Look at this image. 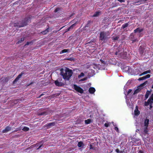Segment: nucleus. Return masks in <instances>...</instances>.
<instances>
[{"label": "nucleus", "mask_w": 153, "mask_h": 153, "mask_svg": "<svg viewBox=\"0 0 153 153\" xmlns=\"http://www.w3.org/2000/svg\"><path fill=\"white\" fill-rule=\"evenodd\" d=\"M149 104L148 102L147 101H145V102L144 105L145 106H148L149 105Z\"/></svg>", "instance_id": "obj_46"}, {"label": "nucleus", "mask_w": 153, "mask_h": 153, "mask_svg": "<svg viewBox=\"0 0 153 153\" xmlns=\"http://www.w3.org/2000/svg\"><path fill=\"white\" fill-rule=\"evenodd\" d=\"M85 123L86 124H90L91 122V120L90 119H88L85 121Z\"/></svg>", "instance_id": "obj_28"}, {"label": "nucleus", "mask_w": 153, "mask_h": 153, "mask_svg": "<svg viewBox=\"0 0 153 153\" xmlns=\"http://www.w3.org/2000/svg\"><path fill=\"white\" fill-rule=\"evenodd\" d=\"M88 24H87L86 25L85 27H88Z\"/></svg>", "instance_id": "obj_64"}, {"label": "nucleus", "mask_w": 153, "mask_h": 153, "mask_svg": "<svg viewBox=\"0 0 153 153\" xmlns=\"http://www.w3.org/2000/svg\"><path fill=\"white\" fill-rule=\"evenodd\" d=\"M73 88L77 92L81 94H82L83 93V89L79 86H77L76 84H74L73 85Z\"/></svg>", "instance_id": "obj_5"}, {"label": "nucleus", "mask_w": 153, "mask_h": 153, "mask_svg": "<svg viewBox=\"0 0 153 153\" xmlns=\"http://www.w3.org/2000/svg\"><path fill=\"white\" fill-rule=\"evenodd\" d=\"M14 26L15 27H21L20 26V25L19 22L17 23H14Z\"/></svg>", "instance_id": "obj_32"}, {"label": "nucleus", "mask_w": 153, "mask_h": 153, "mask_svg": "<svg viewBox=\"0 0 153 153\" xmlns=\"http://www.w3.org/2000/svg\"><path fill=\"white\" fill-rule=\"evenodd\" d=\"M150 98H151L152 100H153V93L151 95Z\"/></svg>", "instance_id": "obj_54"}, {"label": "nucleus", "mask_w": 153, "mask_h": 153, "mask_svg": "<svg viewBox=\"0 0 153 153\" xmlns=\"http://www.w3.org/2000/svg\"><path fill=\"white\" fill-rule=\"evenodd\" d=\"M151 73V71L150 70H148L147 71H145L140 74L139 75L140 76H142L148 73Z\"/></svg>", "instance_id": "obj_17"}, {"label": "nucleus", "mask_w": 153, "mask_h": 153, "mask_svg": "<svg viewBox=\"0 0 153 153\" xmlns=\"http://www.w3.org/2000/svg\"><path fill=\"white\" fill-rule=\"evenodd\" d=\"M152 108V104H150V108H149V109H151Z\"/></svg>", "instance_id": "obj_59"}, {"label": "nucleus", "mask_w": 153, "mask_h": 153, "mask_svg": "<svg viewBox=\"0 0 153 153\" xmlns=\"http://www.w3.org/2000/svg\"><path fill=\"white\" fill-rule=\"evenodd\" d=\"M142 88H141L140 86H138L137 88L134 91L133 93V95H134L136 94H137L139 93L140 91L141 90Z\"/></svg>", "instance_id": "obj_11"}, {"label": "nucleus", "mask_w": 153, "mask_h": 153, "mask_svg": "<svg viewBox=\"0 0 153 153\" xmlns=\"http://www.w3.org/2000/svg\"><path fill=\"white\" fill-rule=\"evenodd\" d=\"M62 79L61 78H58L57 80H55L54 82L55 85L58 87H61L65 85V84L63 82H61Z\"/></svg>", "instance_id": "obj_3"}, {"label": "nucleus", "mask_w": 153, "mask_h": 153, "mask_svg": "<svg viewBox=\"0 0 153 153\" xmlns=\"http://www.w3.org/2000/svg\"><path fill=\"white\" fill-rule=\"evenodd\" d=\"M43 95H44V94H41L40 95V96L39 97V98H40L41 97V96H43Z\"/></svg>", "instance_id": "obj_62"}, {"label": "nucleus", "mask_w": 153, "mask_h": 153, "mask_svg": "<svg viewBox=\"0 0 153 153\" xmlns=\"http://www.w3.org/2000/svg\"><path fill=\"white\" fill-rule=\"evenodd\" d=\"M91 73H92L93 74V75H94L95 74V71H94L91 70Z\"/></svg>", "instance_id": "obj_53"}, {"label": "nucleus", "mask_w": 153, "mask_h": 153, "mask_svg": "<svg viewBox=\"0 0 153 153\" xmlns=\"http://www.w3.org/2000/svg\"><path fill=\"white\" fill-rule=\"evenodd\" d=\"M119 1L120 2H124V0H117Z\"/></svg>", "instance_id": "obj_56"}, {"label": "nucleus", "mask_w": 153, "mask_h": 153, "mask_svg": "<svg viewBox=\"0 0 153 153\" xmlns=\"http://www.w3.org/2000/svg\"><path fill=\"white\" fill-rule=\"evenodd\" d=\"M124 150H123V151H120L118 149H117L115 150V152L117 153H123L124 152Z\"/></svg>", "instance_id": "obj_33"}, {"label": "nucleus", "mask_w": 153, "mask_h": 153, "mask_svg": "<svg viewBox=\"0 0 153 153\" xmlns=\"http://www.w3.org/2000/svg\"><path fill=\"white\" fill-rule=\"evenodd\" d=\"M144 30L143 28H140L139 27L137 28L136 29H135L134 32V33H136L138 32L139 33H140L141 32L143 31Z\"/></svg>", "instance_id": "obj_10"}, {"label": "nucleus", "mask_w": 153, "mask_h": 153, "mask_svg": "<svg viewBox=\"0 0 153 153\" xmlns=\"http://www.w3.org/2000/svg\"><path fill=\"white\" fill-rule=\"evenodd\" d=\"M32 43V42H27L26 44H25V45H29L31 43Z\"/></svg>", "instance_id": "obj_50"}, {"label": "nucleus", "mask_w": 153, "mask_h": 153, "mask_svg": "<svg viewBox=\"0 0 153 153\" xmlns=\"http://www.w3.org/2000/svg\"><path fill=\"white\" fill-rule=\"evenodd\" d=\"M84 74L83 73L81 72L80 74L78 76V77L79 78H80V77H81L82 76H84Z\"/></svg>", "instance_id": "obj_37"}, {"label": "nucleus", "mask_w": 153, "mask_h": 153, "mask_svg": "<svg viewBox=\"0 0 153 153\" xmlns=\"http://www.w3.org/2000/svg\"><path fill=\"white\" fill-rule=\"evenodd\" d=\"M69 51V49H64L62 51H61L60 52V54H62V53L68 52Z\"/></svg>", "instance_id": "obj_21"}, {"label": "nucleus", "mask_w": 153, "mask_h": 153, "mask_svg": "<svg viewBox=\"0 0 153 153\" xmlns=\"http://www.w3.org/2000/svg\"><path fill=\"white\" fill-rule=\"evenodd\" d=\"M149 123V120L148 119H146L145 120L144 124V126L148 127Z\"/></svg>", "instance_id": "obj_15"}, {"label": "nucleus", "mask_w": 153, "mask_h": 153, "mask_svg": "<svg viewBox=\"0 0 153 153\" xmlns=\"http://www.w3.org/2000/svg\"><path fill=\"white\" fill-rule=\"evenodd\" d=\"M53 112V111L51 110L47 109L42 112L39 113L38 115L39 116L46 115L50 114H52Z\"/></svg>", "instance_id": "obj_4"}, {"label": "nucleus", "mask_w": 153, "mask_h": 153, "mask_svg": "<svg viewBox=\"0 0 153 153\" xmlns=\"http://www.w3.org/2000/svg\"><path fill=\"white\" fill-rule=\"evenodd\" d=\"M100 60L101 61V63H103V64L105 63V61H103V60H102V59H100Z\"/></svg>", "instance_id": "obj_52"}, {"label": "nucleus", "mask_w": 153, "mask_h": 153, "mask_svg": "<svg viewBox=\"0 0 153 153\" xmlns=\"http://www.w3.org/2000/svg\"><path fill=\"white\" fill-rule=\"evenodd\" d=\"M34 83V82H31L30 83V84L28 85H32V84H33V83Z\"/></svg>", "instance_id": "obj_60"}, {"label": "nucleus", "mask_w": 153, "mask_h": 153, "mask_svg": "<svg viewBox=\"0 0 153 153\" xmlns=\"http://www.w3.org/2000/svg\"><path fill=\"white\" fill-rule=\"evenodd\" d=\"M66 59H67L68 60H69L70 61H73L74 60V59L73 58V57H70V58H68Z\"/></svg>", "instance_id": "obj_36"}, {"label": "nucleus", "mask_w": 153, "mask_h": 153, "mask_svg": "<svg viewBox=\"0 0 153 153\" xmlns=\"http://www.w3.org/2000/svg\"><path fill=\"white\" fill-rule=\"evenodd\" d=\"M118 54V52H116L115 53V54L116 55H117V54Z\"/></svg>", "instance_id": "obj_63"}, {"label": "nucleus", "mask_w": 153, "mask_h": 153, "mask_svg": "<svg viewBox=\"0 0 153 153\" xmlns=\"http://www.w3.org/2000/svg\"><path fill=\"white\" fill-rule=\"evenodd\" d=\"M10 78L9 76L5 77L3 80V82H7L9 80Z\"/></svg>", "instance_id": "obj_26"}, {"label": "nucleus", "mask_w": 153, "mask_h": 153, "mask_svg": "<svg viewBox=\"0 0 153 153\" xmlns=\"http://www.w3.org/2000/svg\"><path fill=\"white\" fill-rule=\"evenodd\" d=\"M145 79V78H144V77L143 76V77H141L139 78L138 80L139 81H141V80H144Z\"/></svg>", "instance_id": "obj_44"}, {"label": "nucleus", "mask_w": 153, "mask_h": 153, "mask_svg": "<svg viewBox=\"0 0 153 153\" xmlns=\"http://www.w3.org/2000/svg\"><path fill=\"white\" fill-rule=\"evenodd\" d=\"M73 72L71 70L68 68H66L64 71H62L60 72V75L63 77L65 80H69L72 76Z\"/></svg>", "instance_id": "obj_1"}, {"label": "nucleus", "mask_w": 153, "mask_h": 153, "mask_svg": "<svg viewBox=\"0 0 153 153\" xmlns=\"http://www.w3.org/2000/svg\"><path fill=\"white\" fill-rule=\"evenodd\" d=\"M28 19L27 18H25L24 20L21 21H19L20 26L21 27H24L27 25V23L28 22Z\"/></svg>", "instance_id": "obj_6"}, {"label": "nucleus", "mask_w": 153, "mask_h": 153, "mask_svg": "<svg viewBox=\"0 0 153 153\" xmlns=\"http://www.w3.org/2000/svg\"><path fill=\"white\" fill-rule=\"evenodd\" d=\"M114 129L117 132H119V129L117 127H115Z\"/></svg>", "instance_id": "obj_48"}, {"label": "nucleus", "mask_w": 153, "mask_h": 153, "mask_svg": "<svg viewBox=\"0 0 153 153\" xmlns=\"http://www.w3.org/2000/svg\"><path fill=\"white\" fill-rule=\"evenodd\" d=\"M111 124L110 123H105L104 124V126L106 127H108L109 126L110 124Z\"/></svg>", "instance_id": "obj_38"}, {"label": "nucleus", "mask_w": 153, "mask_h": 153, "mask_svg": "<svg viewBox=\"0 0 153 153\" xmlns=\"http://www.w3.org/2000/svg\"><path fill=\"white\" fill-rule=\"evenodd\" d=\"M70 27H68V28L66 30V32H67V31H69L70 30Z\"/></svg>", "instance_id": "obj_55"}, {"label": "nucleus", "mask_w": 153, "mask_h": 153, "mask_svg": "<svg viewBox=\"0 0 153 153\" xmlns=\"http://www.w3.org/2000/svg\"><path fill=\"white\" fill-rule=\"evenodd\" d=\"M133 33H131L130 35V38L131 40L133 39L134 38V36L133 35Z\"/></svg>", "instance_id": "obj_41"}, {"label": "nucleus", "mask_w": 153, "mask_h": 153, "mask_svg": "<svg viewBox=\"0 0 153 153\" xmlns=\"http://www.w3.org/2000/svg\"><path fill=\"white\" fill-rule=\"evenodd\" d=\"M87 79V78L86 77H85V78H84L83 79H81V81H85V80H86Z\"/></svg>", "instance_id": "obj_51"}, {"label": "nucleus", "mask_w": 153, "mask_h": 153, "mask_svg": "<svg viewBox=\"0 0 153 153\" xmlns=\"http://www.w3.org/2000/svg\"><path fill=\"white\" fill-rule=\"evenodd\" d=\"M22 130L25 131H27L29 130V128L26 126H24Z\"/></svg>", "instance_id": "obj_30"}, {"label": "nucleus", "mask_w": 153, "mask_h": 153, "mask_svg": "<svg viewBox=\"0 0 153 153\" xmlns=\"http://www.w3.org/2000/svg\"><path fill=\"white\" fill-rule=\"evenodd\" d=\"M148 82V81H147L141 84L140 86H140V87L141 88L142 87L144 86L145 85H146Z\"/></svg>", "instance_id": "obj_29"}, {"label": "nucleus", "mask_w": 153, "mask_h": 153, "mask_svg": "<svg viewBox=\"0 0 153 153\" xmlns=\"http://www.w3.org/2000/svg\"><path fill=\"white\" fill-rule=\"evenodd\" d=\"M138 153H144L143 151L142 150H140Z\"/></svg>", "instance_id": "obj_57"}, {"label": "nucleus", "mask_w": 153, "mask_h": 153, "mask_svg": "<svg viewBox=\"0 0 153 153\" xmlns=\"http://www.w3.org/2000/svg\"><path fill=\"white\" fill-rule=\"evenodd\" d=\"M132 91V90L131 89H129L128 90V92H127V95L129 94Z\"/></svg>", "instance_id": "obj_49"}, {"label": "nucleus", "mask_w": 153, "mask_h": 153, "mask_svg": "<svg viewBox=\"0 0 153 153\" xmlns=\"http://www.w3.org/2000/svg\"><path fill=\"white\" fill-rule=\"evenodd\" d=\"M108 37L107 33L104 31H101L100 34L99 40L101 41H105L107 39Z\"/></svg>", "instance_id": "obj_2"}, {"label": "nucleus", "mask_w": 153, "mask_h": 153, "mask_svg": "<svg viewBox=\"0 0 153 153\" xmlns=\"http://www.w3.org/2000/svg\"><path fill=\"white\" fill-rule=\"evenodd\" d=\"M145 48L142 46H140L139 47V51L140 54L142 55L144 52Z\"/></svg>", "instance_id": "obj_9"}, {"label": "nucleus", "mask_w": 153, "mask_h": 153, "mask_svg": "<svg viewBox=\"0 0 153 153\" xmlns=\"http://www.w3.org/2000/svg\"><path fill=\"white\" fill-rule=\"evenodd\" d=\"M119 38V36H117L115 37H112L111 38L112 39L113 41H116Z\"/></svg>", "instance_id": "obj_27"}, {"label": "nucleus", "mask_w": 153, "mask_h": 153, "mask_svg": "<svg viewBox=\"0 0 153 153\" xmlns=\"http://www.w3.org/2000/svg\"><path fill=\"white\" fill-rule=\"evenodd\" d=\"M132 41V43H133L134 42H137V41H138V40H137V39H132L131 40Z\"/></svg>", "instance_id": "obj_47"}, {"label": "nucleus", "mask_w": 153, "mask_h": 153, "mask_svg": "<svg viewBox=\"0 0 153 153\" xmlns=\"http://www.w3.org/2000/svg\"><path fill=\"white\" fill-rule=\"evenodd\" d=\"M91 22V21H88V24H89Z\"/></svg>", "instance_id": "obj_61"}, {"label": "nucleus", "mask_w": 153, "mask_h": 153, "mask_svg": "<svg viewBox=\"0 0 153 153\" xmlns=\"http://www.w3.org/2000/svg\"><path fill=\"white\" fill-rule=\"evenodd\" d=\"M95 91V89L94 87H90L89 89V92L91 94H93Z\"/></svg>", "instance_id": "obj_12"}, {"label": "nucleus", "mask_w": 153, "mask_h": 153, "mask_svg": "<svg viewBox=\"0 0 153 153\" xmlns=\"http://www.w3.org/2000/svg\"><path fill=\"white\" fill-rule=\"evenodd\" d=\"M25 39L24 37L22 38L20 40H19L17 42L16 44H18L21 43V42L24 41V40H25Z\"/></svg>", "instance_id": "obj_25"}, {"label": "nucleus", "mask_w": 153, "mask_h": 153, "mask_svg": "<svg viewBox=\"0 0 153 153\" xmlns=\"http://www.w3.org/2000/svg\"><path fill=\"white\" fill-rule=\"evenodd\" d=\"M11 128L9 126L6 127L5 129L3 130L2 131V132L3 133L7 132L10 130Z\"/></svg>", "instance_id": "obj_13"}, {"label": "nucleus", "mask_w": 153, "mask_h": 153, "mask_svg": "<svg viewBox=\"0 0 153 153\" xmlns=\"http://www.w3.org/2000/svg\"><path fill=\"white\" fill-rule=\"evenodd\" d=\"M86 44L89 46H91L95 44V42L94 41H91L87 42Z\"/></svg>", "instance_id": "obj_14"}, {"label": "nucleus", "mask_w": 153, "mask_h": 153, "mask_svg": "<svg viewBox=\"0 0 153 153\" xmlns=\"http://www.w3.org/2000/svg\"><path fill=\"white\" fill-rule=\"evenodd\" d=\"M134 114L135 115H138L140 114V112L138 110L137 106L134 111Z\"/></svg>", "instance_id": "obj_16"}, {"label": "nucleus", "mask_w": 153, "mask_h": 153, "mask_svg": "<svg viewBox=\"0 0 153 153\" xmlns=\"http://www.w3.org/2000/svg\"><path fill=\"white\" fill-rule=\"evenodd\" d=\"M153 100H152V99L149 97L147 101L149 104H152L153 103Z\"/></svg>", "instance_id": "obj_34"}, {"label": "nucleus", "mask_w": 153, "mask_h": 153, "mask_svg": "<svg viewBox=\"0 0 153 153\" xmlns=\"http://www.w3.org/2000/svg\"><path fill=\"white\" fill-rule=\"evenodd\" d=\"M129 25V22L126 23L123 25L122 26V28L123 29H124L126 27H127Z\"/></svg>", "instance_id": "obj_24"}, {"label": "nucleus", "mask_w": 153, "mask_h": 153, "mask_svg": "<svg viewBox=\"0 0 153 153\" xmlns=\"http://www.w3.org/2000/svg\"><path fill=\"white\" fill-rule=\"evenodd\" d=\"M76 23H75L74 24H73L72 25H71L69 27L70 29H72L74 27L76 26Z\"/></svg>", "instance_id": "obj_39"}, {"label": "nucleus", "mask_w": 153, "mask_h": 153, "mask_svg": "<svg viewBox=\"0 0 153 153\" xmlns=\"http://www.w3.org/2000/svg\"><path fill=\"white\" fill-rule=\"evenodd\" d=\"M85 146L83 143L82 141H80L78 143L77 146L79 147H83Z\"/></svg>", "instance_id": "obj_18"}, {"label": "nucleus", "mask_w": 153, "mask_h": 153, "mask_svg": "<svg viewBox=\"0 0 153 153\" xmlns=\"http://www.w3.org/2000/svg\"><path fill=\"white\" fill-rule=\"evenodd\" d=\"M49 27H48L45 30L42 32L41 33L42 34H46L47 33L49 32Z\"/></svg>", "instance_id": "obj_20"}, {"label": "nucleus", "mask_w": 153, "mask_h": 153, "mask_svg": "<svg viewBox=\"0 0 153 153\" xmlns=\"http://www.w3.org/2000/svg\"><path fill=\"white\" fill-rule=\"evenodd\" d=\"M151 91L149 90H147L146 91V94H145V97L146 99H147L148 98L149 95L150 94Z\"/></svg>", "instance_id": "obj_19"}, {"label": "nucleus", "mask_w": 153, "mask_h": 153, "mask_svg": "<svg viewBox=\"0 0 153 153\" xmlns=\"http://www.w3.org/2000/svg\"><path fill=\"white\" fill-rule=\"evenodd\" d=\"M148 127L146 126H145L144 128V130H143V132L144 134H148Z\"/></svg>", "instance_id": "obj_22"}, {"label": "nucleus", "mask_w": 153, "mask_h": 153, "mask_svg": "<svg viewBox=\"0 0 153 153\" xmlns=\"http://www.w3.org/2000/svg\"><path fill=\"white\" fill-rule=\"evenodd\" d=\"M61 29V28L60 29H59V30H58V31L54 30V31H53V33H57V32L58 31H59V30H60Z\"/></svg>", "instance_id": "obj_58"}, {"label": "nucleus", "mask_w": 153, "mask_h": 153, "mask_svg": "<svg viewBox=\"0 0 153 153\" xmlns=\"http://www.w3.org/2000/svg\"><path fill=\"white\" fill-rule=\"evenodd\" d=\"M117 6V5L116 3L113 2L111 5V8H113Z\"/></svg>", "instance_id": "obj_31"}, {"label": "nucleus", "mask_w": 153, "mask_h": 153, "mask_svg": "<svg viewBox=\"0 0 153 153\" xmlns=\"http://www.w3.org/2000/svg\"><path fill=\"white\" fill-rule=\"evenodd\" d=\"M41 143H42L41 142H40L39 143H38L37 144L38 145H40V146H39V147H38V148L37 149V150L40 149L42 146L43 144H41Z\"/></svg>", "instance_id": "obj_35"}, {"label": "nucleus", "mask_w": 153, "mask_h": 153, "mask_svg": "<svg viewBox=\"0 0 153 153\" xmlns=\"http://www.w3.org/2000/svg\"><path fill=\"white\" fill-rule=\"evenodd\" d=\"M136 152L135 150L134 149H133V148L131 150V153H136Z\"/></svg>", "instance_id": "obj_45"}, {"label": "nucleus", "mask_w": 153, "mask_h": 153, "mask_svg": "<svg viewBox=\"0 0 153 153\" xmlns=\"http://www.w3.org/2000/svg\"><path fill=\"white\" fill-rule=\"evenodd\" d=\"M144 78L145 79L149 78L150 77V75L149 74H148L145 76H144Z\"/></svg>", "instance_id": "obj_43"}, {"label": "nucleus", "mask_w": 153, "mask_h": 153, "mask_svg": "<svg viewBox=\"0 0 153 153\" xmlns=\"http://www.w3.org/2000/svg\"><path fill=\"white\" fill-rule=\"evenodd\" d=\"M89 146H90L89 149H94V150L95 149L94 147H93V146L91 144H90V145Z\"/></svg>", "instance_id": "obj_42"}, {"label": "nucleus", "mask_w": 153, "mask_h": 153, "mask_svg": "<svg viewBox=\"0 0 153 153\" xmlns=\"http://www.w3.org/2000/svg\"><path fill=\"white\" fill-rule=\"evenodd\" d=\"M60 9L59 7H57L55 9V10L54 11V12L55 13H56L58 12L59 10H60Z\"/></svg>", "instance_id": "obj_40"}, {"label": "nucleus", "mask_w": 153, "mask_h": 153, "mask_svg": "<svg viewBox=\"0 0 153 153\" xmlns=\"http://www.w3.org/2000/svg\"><path fill=\"white\" fill-rule=\"evenodd\" d=\"M100 13V11L96 12L93 16V17H97L99 16Z\"/></svg>", "instance_id": "obj_23"}, {"label": "nucleus", "mask_w": 153, "mask_h": 153, "mask_svg": "<svg viewBox=\"0 0 153 153\" xmlns=\"http://www.w3.org/2000/svg\"><path fill=\"white\" fill-rule=\"evenodd\" d=\"M56 123L55 122H52L48 123L45 125V126L47 128H50L51 127L55 126Z\"/></svg>", "instance_id": "obj_8"}, {"label": "nucleus", "mask_w": 153, "mask_h": 153, "mask_svg": "<svg viewBox=\"0 0 153 153\" xmlns=\"http://www.w3.org/2000/svg\"><path fill=\"white\" fill-rule=\"evenodd\" d=\"M25 74L24 71H22L21 72L20 74H19L18 76L14 80L13 82V83L14 84L16 82L18 81L19 79H20L22 76Z\"/></svg>", "instance_id": "obj_7"}]
</instances>
